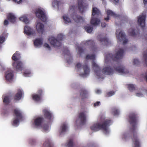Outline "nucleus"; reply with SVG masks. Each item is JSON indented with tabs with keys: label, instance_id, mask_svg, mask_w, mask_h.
Returning <instances> with one entry per match:
<instances>
[{
	"label": "nucleus",
	"instance_id": "obj_1",
	"mask_svg": "<svg viewBox=\"0 0 147 147\" xmlns=\"http://www.w3.org/2000/svg\"><path fill=\"white\" fill-rule=\"evenodd\" d=\"M129 117V122L130 124L132 125V127L130 128L129 131L127 134H125L124 135V136L126 137L132 135L131 138L134 143V147H141L140 143L136 131L138 117L136 115L132 113L130 115Z\"/></svg>",
	"mask_w": 147,
	"mask_h": 147
},
{
	"label": "nucleus",
	"instance_id": "obj_2",
	"mask_svg": "<svg viewBox=\"0 0 147 147\" xmlns=\"http://www.w3.org/2000/svg\"><path fill=\"white\" fill-rule=\"evenodd\" d=\"M111 124V120L110 119H105L102 124L97 123H94L90 127L93 131H96L102 129L106 133H109L108 127Z\"/></svg>",
	"mask_w": 147,
	"mask_h": 147
},
{
	"label": "nucleus",
	"instance_id": "obj_3",
	"mask_svg": "<svg viewBox=\"0 0 147 147\" xmlns=\"http://www.w3.org/2000/svg\"><path fill=\"white\" fill-rule=\"evenodd\" d=\"M114 70L123 74H127L129 73L128 70L121 65L117 67H114L113 68H111L110 66L106 67L103 69L102 72L106 74L111 75L113 73Z\"/></svg>",
	"mask_w": 147,
	"mask_h": 147
},
{
	"label": "nucleus",
	"instance_id": "obj_4",
	"mask_svg": "<svg viewBox=\"0 0 147 147\" xmlns=\"http://www.w3.org/2000/svg\"><path fill=\"white\" fill-rule=\"evenodd\" d=\"M123 49H120L115 54L109 53L107 54L105 56V61L107 63L109 61H118L122 59L123 57L124 53Z\"/></svg>",
	"mask_w": 147,
	"mask_h": 147
},
{
	"label": "nucleus",
	"instance_id": "obj_5",
	"mask_svg": "<svg viewBox=\"0 0 147 147\" xmlns=\"http://www.w3.org/2000/svg\"><path fill=\"white\" fill-rule=\"evenodd\" d=\"M20 57V54L18 51L16 52L12 57V59L15 61L12 63L13 67L16 71H22L23 69V63L21 61H18Z\"/></svg>",
	"mask_w": 147,
	"mask_h": 147
},
{
	"label": "nucleus",
	"instance_id": "obj_6",
	"mask_svg": "<svg viewBox=\"0 0 147 147\" xmlns=\"http://www.w3.org/2000/svg\"><path fill=\"white\" fill-rule=\"evenodd\" d=\"M64 38L63 35L61 34H59L57 36V39L54 37H51L49 39L50 44L55 47H59L61 45V43L60 41L62 40Z\"/></svg>",
	"mask_w": 147,
	"mask_h": 147
},
{
	"label": "nucleus",
	"instance_id": "obj_7",
	"mask_svg": "<svg viewBox=\"0 0 147 147\" xmlns=\"http://www.w3.org/2000/svg\"><path fill=\"white\" fill-rule=\"evenodd\" d=\"M35 14L36 17L40 19L43 22L46 21L47 18L45 13L41 9H37L35 12Z\"/></svg>",
	"mask_w": 147,
	"mask_h": 147
},
{
	"label": "nucleus",
	"instance_id": "obj_8",
	"mask_svg": "<svg viewBox=\"0 0 147 147\" xmlns=\"http://www.w3.org/2000/svg\"><path fill=\"white\" fill-rule=\"evenodd\" d=\"M43 94V91L42 89H40L38 90L37 91V94H33L32 95L33 99L36 101H39L41 100L42 96Z\"/></svg>",
	"mask_w": 147,
	"mask_h": 147
},
{
	"label": "nucleus",
	"instance_id": "obj_9",
	"mask_svg": "<svg viewBox=\"0 0 147 147\" xmlns=\"http://www.w3.org/2000/svg\"><path fill=\"white\" fill-rule=\"evenodd\" d=\"M118 31H116V34H117ZM117 37L118 40L120 41L123 42L124 45L128 41V40L125 38V33L122 31L119 32L118 35L117 34Z\"/></svg>",
	"mask_w": 147,
	"mask_h": 147
},
{
	"label": "nucleus",
	"instance_id": "obj_10",
	"mask_svg": "<svg viewBox=\"0 0 147 147\" xmlns=\"http://www.w3.org/2000/svg\"><path fill=\"white\" fill-rule=\"evenodd\" d=\"M76 67L78 69L83 68L85 75L88 74L90 72V69L87 64H85L82 65L81 63H78L76 65Z\"/></svg>",
	"mask_w": 147,
	"mask_h": 147
},
{
	"label": "nucleus",
	"instance_id": "obj_11",
	"mask_svg": "<svg viewBox=\"0 0 147 147\" xmlns=\"http://www.w3.org/2000/svg\"><path fill=\"white\" fill-rule=\"evenodd\" d=\"M78 118L80 120V123L82 125L85 124L86 119V113L85 111H83L80 113L78 115Z\"/></svg>",
	"mask_w": 147,
	"mask_h": 147
},
{
	"label": "nucleus",
	"instance_id": "obj_12",
	"mask_svg": "<svg viewBox=\"0 0 147 147\" xmlns=\"http://www.w3.org/2000/svg\"><path fill=\"white\" fill-rule=\"evenodd\" d=\"M13 76V72L11 69H9L5 74V77L6 80L10 82H11Z\"/></svg>",
	"mask_w": 147,
	"mask_h": 147
},
{
	"label": "nucleus",
	"instance_id": "obj_13",
	"mask_svg": "<svg viewBox=\"0 0 147 147\" xmlns=\"http://www.w3.org/2000/svg\"><path fill=\"white\" fill-rule=\"evenodd\" d=\"M78 9L81 13H83L84 9L87 8L88 5L87 3L83 2L82 0H79L78 2Z\"/></svg>",
	"mask_w": 147,
	"mask_h": 147
},
{
	"label": "nucleus",
	"instance_id": "obj_14",
	"mask_svg": "<svg viewBox=\"0 0 147 147\" xmlns=\"http://www.w3.org/2000/svg\"><path fill=\"white\" fill-rule=\"evenodd\" d=\"M92 66L96 75L99 78H101L100 69L99 66L94 61L92 63Z\"/></svg>",
	"mask_w": 147,
	"mask_h": 147
},
{
	"label": "nucleus",
	"instance_id": "obj_15",
	"mask_svg": "<svg viewBox=\"0 0 147 147\" xmlns=\"http://www.w3.org/2000/svg\"><path fill=\"white\" fill-rule=\"evenodd\" d=\"M146 18V15H140L139 17L138 22L141 27H144L145 26Z\"/></svg>",
	"mask_w": 147,
	"mask_h": 147
},
{
	"label": "nucleus",
	"instance_id": "obj_16",
	"mask_svg": "<svg viewBox=\"0 0 147 147\" xmlns=\"http://www.w3.org/2000/svg\"><path fill=\"white\" fill-rule=\"evenodd\" d=\"M24 33L28 35H33L35 34V32L30 27L26 26L24 28Z\"/></svg>",
	"mask_w": 147,
	"mask_h": 147
},
{
	"label": "nucleus",
	"instance_id": "obj_17",
	"mask_svg": "<svg viewBox=\"0 0 147 147\" xmlns=\"http://www.w3.org/2000/svg\"><path fill=\"white\" fill-rule=\"evenodd\" d=\"M36 28L37 31L40 33L42 34L44 31V25L40 22L36 24Z\"/></svg>",
	"mask_w": 147,
	"mask_h": 147
},
{
	"label": "nucleus",
	"instance_id": "obj_18",
	"mask_svg": "<svg viewBox=\"0 0 147 147\" xmlns=\"http://www.w3.org/2000/svg\"><path fill=\"white\" fill-rule=\"evenodd\" d=\"M107 17L105 18V20L106 21H107L109 20V16H112L115 18H117L119 16V15L116 14L110 10H107Z\"/></svg>",
	"mask_w": 147,
	"mask_h": 147
},
{
	"label": "nucleus",
	"instance_id": "obj_19",
	"mask_svg": "<svg viewBox=\"0 0 147 147\" xmlns=\"http://www.w3.org/2000/svg\"><path fill=\"white\" fill-rule=\"evenodd\" d=\"M42 112L44 114L45 118L49 120L51 119L52 117V114L50 111L45 109L43 110Z\"/></svg>",
	"mask_w": 147,
	"mask_h": 147
},
{
	"label": "nucleus",
	"instance_id": "obj_20",
	"mask_svg": "<svg viewBox=\"0 0 147 147\" xmlns=\"http://www.w3.org/2000/svg\"><path fill=\"white\" fill-rule=\"evenodd\" d=\"M72 18L77 23L82 22L84 21L82 17L76 14H74L72 16Z\"/></svg>",
	"mask_w": 147,
	"mask_h": 147
},
{
	"label": "nucleus",
	"instance_id": "obj_21",
	"mask_svg": "<svg viewBox=\"0 0 147 147\" xmlns=\"http://www.w3.org/2000/svg\"><path fill=\"white\" fill-rule=\"evenodd\" d=\"M22 92L20 90H18L17 93L14 97V99L15 101H18L22 98Z\"/></svg>",
	"mask_w": 147,
	"mask_h": 147
},
{
	"label": "nucleus",
	"instance_id": "obj_22",
	"mask_svg": "<svg viewBox=\"0 0 147 147\" xmlns=\"http://www.w3.org/2000/svg\"><path fill=\"white\" fill-rule=\"evenodd\" d=\"M99 36H100L99 35L98 36V40L101 42H104V44L107 46H108L110 44H111V42L107 38L104 37L103 38H99Z\"/></svg>",
	"mask_w": 147,
	"mask_h": 147
},
{
	"label": "nucleus",
	"instance_id": "obj_23",
	"mask_svg": "<svg viewBox=\"0 0 147 147\" xmlns=\"http://www.w3.org/2000/svg\"><path fill=\"white\" fill-rule=\"evenodd\" d=\"M92 15L95 16L96 15L97 17H99L101 15L100 10L96 7H93L92 10Z\"/></svg>",
	"mask_w": 147,
	"mask_h": 147
},
{
	"label": "nucleus",
	"instance_id": "obj_24",
	"mask_svg": "<svg viewBox=\"0 0 147 147\" xmlns=\"http://www.w3.org/2000/svg\"><path fill=\"white\" fill-rule=\"evenodd\" d=\"M100 20L98 18L92 17L90 21L91 24L93 25L96 26L100 24Z\"/></svg>",
	"mask_w": 147,
	"mask_h": 147
},
{
	"label": "nucleus",
	"instance_id": "obj_25",
	"mask_svg": "<svg viewBox=\"0 0 147 147\" xmlns=\"http://www.w3.org/2000/svg\"><path fill=\"white\" fill-rule=\"evenodd\" d=\"M13 113L16 117L19 119H22V112L21 111L17 109L14 110Z\"/></svg>",
	"mask_w": 147,
	"mask_h": 147
},
{
	"label": "nucleus",
	"instance_id": "obj_26",
	"mask_svg": "<svg viewBox=\"0 0 147 147\" xmlns=\"http://www.w3.org/2000/svg\"><path fill=\"white\" fill-rule=\"evenodd\" d=\"M7 18L10 22L12 23H14L16 20V17L14 15L11 13L8 14Z\"/></svg>",
	"mask_w": 147,
	"mask_h": 147
},
{
	"label": "nucleus",
	"instance_id": "obj_27",
	"mask_svg": "<svg viewBox=\"0 0 147 147\" xmlns=\"http://www.w3.org/2000/svg\"><path fill=\"white\" fill-rule=\"evenodd\" d=\"M80 95L82 99H84L87 97V94L88 92L87 91L85 90L82 89L80 90Z\"/></svg>",
	"mask_w": 147,
	"mask_h": 147
},
{
	"label": "nucleus",
	"instance_id": "obj_28",
	"mask_svg": "<svg viewBox=\"0 0 147 147\" xmlns=\"http://www.w3.org/2000/svg\"><path fill=\"white\" fill-rule=\"evenodd\" d=\"M43 119L41 117H38L34 121V123L36 125L38 126L40 125L43 121Z\"/></svg>",
	"mask_w": 147,
	"mask_h": 147
},
{
	"label": "nucleus",
	"instance_id": "obj_29",
	"mask_svg": "<svg viewBox=\"0 0 147 147\" xmlns=\"http://www.w3.org/2000/svg\"><path fill=\"white\" fill-rule=\"evenodd\" d=\"M42 43V41L40 38L36 39L34 42V44L35 46L38 47L41 45Z\"/></svg>",
	"mask_w": 147,
	"mask_h": 147
},
{
	"label": "nucleus",
	"instance_id": "obj_30",
	"mask_svg": "<svg viewBox=\"0 0 147 147\" xmlns=\"http://www.w3.org/2000/svg\"><path fill=\"white\" fill-rule=\"evenodd\" d=\"M128 32L130 35L132 36H134L138 32L137 31H136L135 30H134L133 28L129 29L128 30Z\"/></svg>",
	"mask_w": 147,
	"mask_h": 147
},
{
	"label": "nucleus",
	"instance_id": "obj_31",
	"mask_svg": "<svg viewBox=\"0 0 147 147\" xmlns=\"http://www.w3.org/2000/svg\"><path fill=\"white\" fill-rule=\"evenodd\" d=\"M3 102L6 105H8L10 102V99L9 96H7L3 98Z\"/></svg>",
	"mask_w": 147,
	"mask_h": 147
},
{
	"label": "nucleus",
	"instance_id": "obj_32",
	"mask_svg": "<svg viewBox=\"0 0 147 147\" xmlns=\"http://www.w3.org/2000/svg\"><path fill=\"white\" fill-rule=\"evenodd\" d=\"M43 147H53L51 145L50 140L48 139L46 140L43 144Z\"/></svg>",
	"mask_w": 147,
	"mask_h": 147
},
{
	"label": "nucleus",
	"instance_id": "obj_33",
	"mask_svg": "<svg viewBox=\"0 0 147 147\" xmlns=\"http://www.w3.org/2000/svg\"><path fill=\"white\" fill-rule=\"evenodd\" d=\"M127 86L129 91L132 92L136 90V87L134 85L131 84H127Z\"/></svg>",
	"mask_w": 147,
	"mask_h": 147
},
{
	"label": "nucleus",
	"instance_id": "obj_34",
	"mask_svg": "<svg viewBox=\"0 0 147 147\" xmlns=\"http://www.w3.org/2000/svg\"><path fill=\"white\" fill-rule=\"evenodd\" d=\"M63 18L64 22L66 24L71 22V20L66 15L63 16Z\"/></svg>",
	"mask_w": 147,
	"mask_h": 147
},
{
	"label": "nucleus",
	"instance_id": "obj_35",
	"mask_svg": "<svg viewBox=\"0 0 147 147\" xmlns=\"http://www.w3.org/2000/svg\"><path fill=\"white\" fill-rule=\"evenodd\" d=\"M20 20L24 22L25 24H28L29 22V20L25 16L21 17L19 18Z\"/></svg>",
	"mask_w": 147,
	"mask_h": 147
},
{
	"label": "nucleus",
	"instance_id": "obj_36",
	"mask_svg": "<svg viewBox=\"0 0 147 147\" xmlns=\"http://www.w3.org/2000/svg\"><path fill=\"white\" fill-rule=\"evenodd\" d=\"M86 46H89L90 47H92L94 45V42L93 41L91 40H89L86 41L85 43Z\"/></svg>",
	"mask_w": 147,
	"mask_h": 147
},
{
	"label": "nucleus",
	"instance_id": "obj_37",
	"mask_svg": "<svg viewBox=\"0 0 147 147\" xmlns=\"http://www.w3.org/2000/svg\"><path fill=\"white\" fill-rule=\"evenodd\" d=\"M95 56L94 55H88L86 56V59H90L94 61L95 59Z\"/></svg>",
	"mask_w": 147,
	"mask_h": 147
},
{
	"label": "nucleus",
	"instance_id": "obj_38",
	"mask_svg": "<svg viewBox=\"0 0 147 147\" xmlns=\"http://www.w3.org/2000/svg\"><path fill=\"white\" fill-rule=\"evenodd\" d=\"M86 31L88 33H90L93 30V28L90 26H86L84 27Z\"/></svg>",
	"mask_w": 147,
	"mask_h": 147
},
{
	"label": "nucleus",
	"instance_id": "obj_39",
	"mask_svg": "<svg viewBox=\"0 0 147 147\" xmlns=\"http://www.w3.org/2000/svg\"><path fill=\"white\" fill-rule=\"evenodd\" d=\"M31 72L28 69L26 70L23 74V75L25 77H27L29 76V75L30 74Z\"/></svg>",
	"mask_w": 147,
	"mask_h": 147
},
{
	"label": "nucleus",
	"instance_id": "obj_40",
	"mask_svg": "<svg viewBox=\"0 0 147 147\" xmlns=\"http://www.w3.org/2000/svg\"><path fill=\"white\" fill-rule=\"evenodd\" d=\"M67 125L65 124H63L62 125V126L61 127V131L60 133V134H61L63 133V132L65 131L66 129H67Z\"/></svg>",
	"mask_w": 147,
	"mask_h": 147
},
{
	"label": "nucleus",
	"instance_id": "obj_41",
	"mask_svg": "<svg viewBox=\"0 0 147 147\" xmlns=\"http://www.w3.org/2000/svg\"><path fill=\"white\" fill-rule=\"evenodd\" d=\"M143 57L144 59L145 64L147 67V50L144 52L143 53Z\"/></svg>",
	"mask_w": 147,
	"mask_h": 147
},
{
	"label": "nucleus",
	"instance_id": "obj_42",
	"mask_svg": "<svg viewBox=\"0 0 147 147\" xmlns=\"http://www.w3.org/2000/svg\"><path fill=\"white\" fill-rule=\"evenodd\" d=\"M67 146L68 147H73V140L72 139H69Z\"/></svg>",
	"mask_w": 147,
	"mask_h": 147
},
{
	"label": "nucleus",
	"instance_id": "obj_43",
	"mask_svg": "<svg viewBox=\"0 0 147 147\" xmlns=\"http://www.w3.org/2000/svg\"><path fill=\"white\" fill-rule=\"evenodd\" d=\"M60 2L57 0H54L52 3L53 6H57L58 7Z\"/></svg>",
	"mask_w": 147,
	"mask_h": 147
},
{
	"label": "nucleus",
	"instance_id": "obj_44",
	"mask_svg": "<svg viewBox=\"0 0 147 147\" xmlns=\"http://www.w3.org/2000/svg\"><path fill=\"white\" fill-rule=\"evenodd\" d=\"M21 119H19L17 117L16 119H15L13 121V125H16L18 123H19V120Z\"/></svg>",
	"mask_w": 147,
	"mask_h": 147
},
{
	"label": "nucleus",
	"instance_id": "obj_45",
	"mask_svg": "<svg viewBox=\"0 0 147 147\" xmlns=\"http://www.w3.org/2000/svg\"><path fill=\"white\" fill-rule=\"evenodd\" d=\"M133 64L134 65H138L140 64V62L137 59H135L134 60Z\"/></svg>",
	"mask_w": 147,
	"mask_h": 147
},
{
	"label": "nucleus",
	"instance_id": "obj_46",
	"mask_svg": "<svg viewBox=\"0 0 147 147\" xmlns=\"http://www.w3.org/2000/svg\"><path fill=\"white\" fill-rule=\"evenodd\" d=\"M115 93L114 91H111L110 92L107 93V96H110L114 95L115 94Z\"/></svg>",
	"mask_w": 147,
	"mask_h": 147
},
{
	"label": "nucleus",
	"instance_id": "obj_47",
	"mask_svg": "<svg viewBox=\"0 0 147 147\" xmlns=\"http://www.w3.org/2000/svg\"><path fill=\"white\" fill-rule=\"evenodd\" d=\"M84 50L81 47H78V53L79 55H81L83 52Z\"/></svg>",
	"mask_w": 147,
	"mask_h": 147
},
{
	"label": "nucleus",
	"instance_id": "obj_48",
	"mask_svg": "<svg viewBox=\"0 0 147 147\" xmlns=\"http://www.w3.org/2000/svg\"><path fill=\"white\" fill-rule=\"evenodd\" d=\"M44 47L45 48H47L49 50H51V48L49 45L47 43H45L44 45Z\"/></svg>",
	"mask_w": 147,
	"mask_h": 147
},
{
	"label": "nucleus",
	"instance_id": "obj_49",
	"mask_svg": "<svg viewBox=\"0 0 147 147\" xmlns=\"http://www.w3.org/2000/svg\"><path fill=\"white\" fill-rule=\"evenodd\" d=\"M115 115H118L119 114V111L118 109H115L113 111Z\"/></svg>",
	"mask_w": 147,
	"mask_h": 147
},
{
	"label": "nucleus",
	"instance_id": "obj_50",
	"mask_svg": "<svg viewBox=\"0 0 147 147\" xmlns=\"http://www.w3.org/2000/svg\"><path fill=\"white\" fill-rule=\"evenodd\" d=\"M100 104V102L99 101H97L94 104V106L96 107L99 105Z\"/></svg>",
	"mask_w": 147,
	"mask_h": 147
},
{
	"label": "nucleus",
	"instance_id": "obj_51",
	"mask_svg": "<svg viewBox=\"0 0 147 147\" xmlns=\"http://www.w3.org/2000/svg\"><path fill=\"white\" fill-rule=\"evenodd\" d=\"M64 53L65 54V55H69L70 54L69 51L67 49L65 50V51H64Z\"/></svg>",
	"mask_w": 147,
	"mask_h": 147
},
{
	"label": "nucleus",
	"instance_id": "obj_52",
	"mask_svg": "<svg viewBox=\"0 0 147 147\" xmlns=\"http://www.w3.org/2000/svg\"><path fill=\"white\" fill-rule=\"evenodd\" d=\"M13 1L17 3L18 4H19L22 2V0H13Z\"/></svg>",
	"mask_w": 147,
	"mask_h": 147
},
{
	"label": "nucleus",
	"instance_id": "obj_53",
	"mask_svg": "<svg viewBox=\"0 0 147 147\" xmlns=\"http://www.w3.org/2000/svg\"><path fill=\"white\" fill-rule=\"evenodd\" d=\"M106 23L104 22H102L101 23V26L103 28L105 27L106 26Z\"/></svg>",
	"mask_w": 147,
	"mask_h": 147
},
{
	"label": "nucleus",
	"instance_id": "obj_54",
	"mask_svg": "<svg viewBox=\"0 0 147 147\" xmlns=\"http://www.w3.org/2000/svg\"><path fill=\"white\" fill-rule=\"evenodd\" d=\"M136 94V96H139V97H140V96H142L143 95V94H142L140 92V93H137Z\"/></svg>",
	"mask_w": 147,
	"mask_h": 147
},
{
	"label": "nucleus",
	"instance_id": "obj_55",
	"mask_svg": "<svg viewBox=\"0 0 147 147\" xmlns=\"http://www.w3.org/2000/svg\"><path fill=\"white\" fill-rule=\"evenodd\" d=\"M8 21L7 20H5L4 21V24L5 25H7L8 24Z\"/></svg>",
	"mask_w": 147,
	"mask_h": 147
},
{
	"label": "nucleus",
	"instance_id": "obj_56",
	"mask_svg": "<svg viewBox=\"0 0 147 147\" xmlns=\"http://www.w3.org/2000/svg\"><path fill=\"white\" fill-rule=\"evenodd\" d=\"M144 78L146 79V81L147 82V71L145 73V76H144Z\"/></svg>",
	"mask_w": 147,
	"mask_h": 147
},
{
	"label": "nucleus",
	"instance_id": "obj_57",
	"mask_svg": "<svg viewBox=\"0 0 147 147\" xmlns=\"http://www.w3.org/2000/svg\"><path fill=\"white\" fill-rule=\"evenodd\" d=\"M143 3L144 5H146L147 4V0H143Z\"/></svg>",
	"mask_w": 147,
	"mask_h": 147
},
{
	"label": "nucleus",
	"instance_id": "obj_58",
	"mask_svg": "<svg viewBox=\"0 0 147 147\" xmlns=\"http://www.w3.org/2000/svg\"><path fill=\"white\" fill-rule=\"evenodd\" d=\"M96 92L97 94H99L101 92V91L99 90H97L96 91Z\"/></svg>",
	"mask_w": 147,
	"mask_h": 147
},
{
	"label": "nucleus",
	"instance_id": "obj_59",
	"mask_svg": "<svg viewBox=\"0 0 147 147\" xmlns=\"http://www.w3.org/2000/svg\"><path fill=\"white\" fill-rule=\"evenodd\" d=\"M75 6H74V5H73V6H72L71 7H70V9H74L75 8Z\"/></svg>",
	"mask_w": 147,
	"mask_h": 147
},
{
	"label": "nucleus",
	"instance_id": "obj_60",
	"mask_svg": "<svg viewBox=\"0 0 147 147\" xmlns=\"http://www.w3.org/2000/svg\"><path fill=\"white\" fill-rule=\"evenodd\" d=\"M43 129L45 130V131H46L48 129V127H45L43 128Z\"/></svg>",
	"mask_w": 147,
	"mask_h": 147
},
{
	"label": "nucleus",
	"instance_id": "obj_61",
	"mask_svg": "<svg viewBox=\"0 0 147 147\" xmlns=\"http://www.w3.org/2000/svg\"><path fill=\"white\" fill-rule=\"evenodd\" d=\"M2 67V66L1 65L0 63V68Z\"/></svg>",
	"mask_w": 147,
	"mask_h": 147
},
{
	"label": "nucleus",
	"instance_id": "obj_62",
	"mask_svg": "<svg viewBox=\"0 0 147 147\" xmlns=\"http://www.w3.org/2000/svg\"><path fill=\"white\" fill-rule=\"evenodd\" d=\"M32 141H33V142H35V140H32Z\"/></svg>",
	"mask_w": 147,
	"mask_h": 147
}]
</instances>
